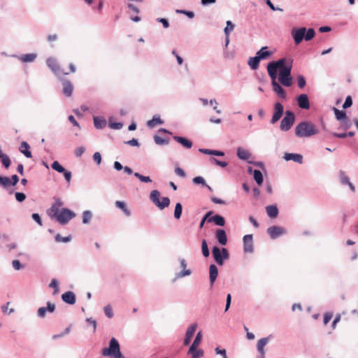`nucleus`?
<instances>
[{"label":"nucleus","mask_w":358,"mask_h":358,"mask_svg":"<svg viewBox=\"0 0 358 358\" xmlns=\"http://www.w3.org/2000/svg\"><path fill=\"white\" fill-rule=\"evenodd\" d=\"M270 66L275 67V79L278 76V70H279L278 80L283 86L290 87L293 83V79L291 76L292 68V60L287 58H282L276 62H271L267 66V71Z\"/></svg>","instance_id":"1"},{"label":"nucleus","mask_w":358,"mask_h":358,"mask_svg":"<svg viewBox=\"0 0 358 358\" xmlns=\"http://www.w3.org/2000/svg\"><path fill=\"white\" fill-rule=\"evenodd\" d=\"M318 133L319 130L317 127L310 122H300L295 128V134L300 138L310 137Z\"/></svg>","instance_id":"2"},{"label":"nucleus","mask_w":358,"mask_h":358,"mask_svg":"<svg viewBox=\"0 0 358 358\" xmlns=\"http://www.w3.org/2000/svg\"><path fill=\"white\" fill-rule=\"evenodd\" d=\"M103 356H110L112 358H122L120 351V345L117 341L113 338L110 341L109 348H105L102 350Z\"/></svg>","instance_id":"3"},{"label":"nucleus","mask_w":358,"mask_h":358,"mask_svg":"<svg viewBox=\"0 0 358 358\" xmlns=\"http://www.w3.org/2000/svg\"><path fill=\"white\" fill-rule=\"evenodd\" d=\"M150 200L161 210L168 207L170 204L169 197H163L160 201V192L158 190H152L150 195Z\"/></svg>","instance_id":"4"},{"label":"nucleus","mask_w":358,"mask_h":358,"mask_svg":"<svg viewBox=\"0 0 358 358\" xmlns=\"http://www.w3.org/2000/svg\"><path fill=\"white\" fill-rule=\"evenodd\" d=\"M268 75L271 79V85L273 91L281 98L286 96V93L282 87L276 82L275 76V67L270 66L268 69Z\"/></svg>","instance_id":"5"},{"label":"nucleus","mask_w":358,"mask_h":358,"mask_svg":"<svg viewBox=\"0 0 358 358\" xmlns=\"http://www.w3.org/2000/svg\"><path fill=\"white\" fill-rule=\"evenodd\" d=\"M212 253L215 261L219 265H222L224 260L227 259L229 257L228 250L226 248L220 250L217 247H213Z\"/></svg>","instance_id":"6"},{"label":"nucleus","mask_w":358,"mask_h":358,"mask_svg":"<svg viewBox=\"0 0 358 358\" xmlns=\"http://www.w3.org/2000/svg\"><path fill=\"white\" fill-rule=\"evenodd\" d=\"M294 122V115L292 112L287 110L285 116L280 122V129L282 131H288Z\"/></svg>","instance_id":"7"},{"label":"nucleus","mask_w":358,"mask_h":358,"mask_svg":"<svg viewBox=\"0 0 358 358\" xmlns=\"http://www.w3.org/2000/svg\"><path fill=\"white\" fill-rule=\"evenodd\" d=\"M75 216V213L69 209L63 208L61 210L60 213L56 217L55 219L60 224H65Z\"/></svg>","instance_id":"8"},{"label":"nucleus","mask_w":358,"mask_h":358,"mask_svg":"<svg viewBox=\"0 0 358 358\" xmlns=\"http://www.w3.org/2000/svg\"><path fill=\"white\" fill-rule=\"evenodd\" d=\"M46 64L48 66L52 71L53 73H55L56 75H68L69 72H63V71L61 69L58 62L57 60L54 58H48L46 60Z\"/></svg>","instance_id":"9"},{"label":"nucleus","mask_w":358,"mask_h":358,"mask_svg":"<svg viewBox=\"0 0 358 358\" xmlns=\"http://www.w3.org/2000/svg\"><path fill=\"white\" fill-rule=\"evenodd\" d=\"M63 202L59 199H56L54 203L50 208L48 210V215L52 218L56 217L60 213V208L62 206Z\"/></svg>","instance_id":"10"},{"label":"nucleus","mask_w":358,"mask_h":358,"mask_svg":"<svg viewBox=\"0 0 358 358\" xmlns=\"http://www.w3.org/2000/svg\"><path fill=\"white\" fill-rule=\"evenodd\" d=\"M52 169L59 172L63 173L65 180L68 183L71 182V173L69 171L65 170V169L57 162L55 161L51 165Z\"/></svg>","instance_id":"11"},{"label":"nucleus","mask_w":358,"mask_h":358,"mask_svg":"<svg viewBox=\"0 0 358 358\" xmlns=\"http://www.w3.org/2000/svg\"><path fill=\"white\" fill-rule=\"evenodd\" d=\"M306 32V29L305 27H301L298 29L292 30V34L296 45L299 44L303 38L305 39Z\"/></svg>","instance_id":"12"},{"label":"nucleus","mask_w":358,"mask_h":358,"mask_svg":"<svg viewBox=\"0 0 358 358\" xmlns=\"http://www.w3.org/2000/svg\"><path fill=\"white\" fill-rule=\"evenodd\" d=\"M243 250L245 252H252L253 251V238L252 234L245 235L243 238Z\"/></svg>","instance_id":"13"},{"label":"nucleus","mask_w":358,"mask_h":358,"mask_svg":"<svg viewBox=\"0 0 358 358\" xmlns=\"http://www.w3.org/2000/svg\"><path fill=\"white\" fill-rule=\"evenodd\" d=\"M283 106L280 103H276L274 106V113L271 119V123L278 122L283 114Z\"/></svg>","instance_id":"14"},{"label":"nucleus","mask_w":358,"mask_h":358,"mask_svg":"<svg viewBox=\"0 0 358 358\" xmlns=\"http://www.w3.org/2000/svg\"><path fill=\"white\" fill-rule=\"evenodd\" d=\"M267 232L271 238L275 239L285 233V230L278 226H272L267 229Z\"/></svg>","instance_id":"15"},{"label":"nucleus","mask_w":358,"mask_h":358,"mask_svg":"<svg viewBox=\"0 0 358 358\" xmlns=\"http://www.w3.org/2000/svg\"><path fill=\"white\" fill-rule=\"evenodd\" d=\"M297 103L302 109H308L310 108L308 97L305 94H302L297 97Z\"/></svg>","instance_id":"16"},{"label":"nucleus","mask_w":358,"mask_h":358,"mask_svg":"<svg viewBox=\"0 0 358 358\" xmlns=\"http://www.w3.org/2000/svg\"><path fill=\"white\" fill-rule=\"evenodd\" d=\"M196 327H197V326H196V324H192V325H190L188 327V329H187V330L186 331L185 338V340H184V345H187L189 344L191 338H192V337L193 336L194 334L196 331Z\"/></svg>","instance_id":"17"},{"label":"nucleus","mask_w":358,"mask_h":358,"mask_svg":"<svg viewBox=\"0 0 358 358\" xmlns=\"http://www.w3.org/2000/svg\"><path fill=\"white\" fill-rule=\"evenodd\" d=\"M55 310V305L51 302L47 303V308L41 307L38 310V315L41 317H44L47 311L53 313Z\"/></svg>","instance_id":"18"},{"label":"nucleus","mask_w":358,"mask_h":358,"mask_svg":"<svg viewBox=\"0 0 358 358\" xmlns=\"http://www.w3.org/2000/svg\"><path fill=\"white\" fill-rule=\"evenodd\" d=\"M62 300L70 305L76 303V295L73 292L69 291L62 295Z\"/></svg>","instance_id":"19"},{"label":"nucleus","mask_w":358,"mask_h":358,"mask_svg":"<svg viewBox=\"0 0 358 358\" xmlns=\"http://www.w3.org/2000/svg\"><path fill=\"white\" fill-rule=\"evenodd\" d=\"M215 237L217 241L222 245H224L227 243V236L224 229H217L215 233Z\"/></svg>","instance_id":"20"},{"label":"nucleus","mask_w":358,"mask_h":358,"mask_svg":"<svg viewBox=\"0 0 358 358\" xmlns=\"http://www.w3.org/2000/svg\"><path fill=\"white\" fill-rule=\"evenodd\" d=\"M269 341V337L263 338L258 341L257 348V350L261 355L262 357H264L265 351H264V346L268 343Z\"/></svg>","instance_id":"21"},{"label":"nucleus","mask_w":358,"mask_h":358,"mask_svg":"<svg viewBox=\"0 0 358 358\" xmlns=\"http://www.w3.org/2000/svg\"><path fill=\"white\" fill-rule=\"evenodd\" d=\"M173 139L185 148L189 149L192 147V142L186 138L175 136Z\"/></svg>","instance_id":"22"},{"label":"nucleus","mask_w":358,"mask_h":358,"mask_svg":"<svg viewBox=\"0 0 358 358\" xmlns=\"http://www.w3.org/2000/svg\"><path fill=\"white\" fill-rule=\"evenodd\" d=\"M209 274H210V285L213 286L214 284L218 274V269L215 264H211L209 267Z\"/></svg>","instance_id":"23"},{"label":"nucleus","mask_w":358,"mask_h":358,"mask_svg":"<svg viewBox=\"0 0 358 358\" xmlns=\"http://www.w3.org/2000/svg\"><path fill=\"white\" fill-rule=\"evenodd\" d=\"M284 159L286 161L293 160L299 164L303 163V157L301 155L299 154L285 153Z\"/></svg>","instance_id":"24"},{"label":"nucleus","mask_w":358,"mask_h":358,"mask_svg":"<svg viewBox=\"0 0 358 358\" xmlns=\"http://www.w3.org/2000/svg\"><path fill=\"white\" fill-rule=\"evenodd\" d=\"M340 178L342 184L348 185L352 192L355 191V185L350 181L349 178L345 175V172L343 171H340Z\"/></svg>","instance_id":"25"},{"label":"nucleus","mask_w":358,"mask_h":358,"mask_svg":"<svg viewBox=\"0 0 358 358\" xmlns=\"http://www.w3.org/2000/svg\"><path fill=\"white\" fill-rule=\"evenodd\" d=\"M73 90V86L69 80L63 81V93L66 96H71Z\"/></svg>","instance_id":"26"},{"label":"nucleus","mask_w":358,"mask_h":358,"mask_svg":"<svg viewBox=\"0 0 358 358\" xmlns=\"http://www.w3.org/2000/svg\"><path fill=\"white\" fill-rule=\"evenodd\" d=\"M226 24L227 26L224 28V31L226 35V45H227L229 42V34L231 31L234 30V24L230 20L227 21Z\"/></svg>","instance_id":"27"},{"label":"nucleus","mask_w":358,"mask_h":358,"mask_svg":"<svg viewBox=\"0 0 358 358\" xmlns=\"http://www.w3.org/2000/svg\"><path fill=\"white\" fill-rule=\"evenodd\" d=\"M30 146L29 145L25 142H22L20 147V151L24 155L25 157L28 158H31L32 157L31 152L29 151Z\"/></svg>","instance_id":"28"},{"label":"nucleus","mask_w":358,"mask_h":358,"mask_svg":"<svg viewBox=\"0 0 358 358\" xmlns=\"http://www.w3.org/2000/svg\"><path fill=\"white\" fill-rule=\"evenodd\" d=\"M208 222H214L217 226L223 227L225 224V220L223 217L219 215H215L208 220Z\"/></svg>","instance_id":"29"},{"label":"nucleus","mask_w":358,"mask_h":358,"mask_svg":"<svg viewBox=\"0 0 358 358\" xmlns=\"http://www.w3.org/2000/svg\"><path fill=\"white\" fill-rule=\"evenodd\" d=\"M273 54L271 51L267 50V47L262 48L257 52V55L260 59H265Z\"/></svg>","instance_id":"30"},{"label":"nucleus","mask_w":358,"mask_h":358,"mask_svg":"<svg viewBox=\"0 0 358 358\" xmlns=\"http://www.w3.org/2000/svg\"><path fill=\"white\" fill-rule=\"evenodd\" d=\"M37 55L35 53H29V54H25L21 55L19 59L22 62L27 63V62H34Z\"/></svg>","instance_id":"31"},{"label":"nucleus","mask_w":358,"mask_h":358,"mask_svg":"<svg viewBox=\"0 0 358 358\" xmlns=\"http://www.w3.org/2000/svg\"><path fill=\"white\" fill-rule=\"evenodd\" d=\"M115 206L121 209L126 216L129 217L131 215V211L127 208V205L124 202L121 201H117L115 202Z\"/></svg>","instance_id":"32"},{"label":"nucleus","mask_w":358,"mask_h":358,"mask_svg":"<svg viewBox=\"0 0 358 358\" xmlns=\"http://www.w3.org/2000/svg\"><path fill=\"white\" fill-rule=\"evenodd\" d=\"M260 60L261 59L259 58V57L256 55L254 57H250L248 64L252 69L256 70L259 67Z\"/></svg>","instance_id":"33"},{"label":"nucleus","mask_w":358,"mask_h":358,"mask_svg":"<svg viewBox=\"0 0 358 358\" xmlns=\"http://www.w3.org/2000/svg\"><path fill=\"white\" fill-rule=\"evenodd\" d=\"M266 210L270 217L275 218L278 216V210L275 206H266Z\"/></svg>","instance_id":"34"},{"label":"nucleus","mask_w":358,"mask_h":358,"mask_svg":"<svg viewBox=\"0 0 358 358\" xmlns=\"http://www.w3.org/2000/svg\"><path fill=\"white\" fill-rule=\"evenodd\" d=\"M94 124L96 129H102L106 125V122L104 119L99 117H94Z\"/></svg>","instance_id":"35"},{"label":"nucleus","mask_w":358,"mask_h":358,"mask_svg":"<svg viewBox=\"0 0 358 358\" xmlns=\"http://www.w3.org/2000/svg\"><path fill=\"white\" fill-rule=\"evenodd\" d=\"M194 348L193 351H190V348L188 350V354L191 355L192 358H201L203 356V351L201 349H196Z\"/></svg>","instance_id":"36"},{"label":"nucleus","mask_w":358,"mask_h":358,"mask_svg":"<svg viewBox=\"0 0 358 358\" xmlns=\"http://www.w3.org/2000/svg\"><path fill=\"white\" fill-rule=\"evenodd\" d=\"M162 123L163 121L159 116H154L152 120L148 122L147 124L150 127H155L157 124H161Z\"/></svg>","instance_id":"37"},{"label":"nucleus","mask_w":358,"mask_h":358,"mask_svg":"<svg viewBox=\"0 0 358 358\" xmlns=\"http://www.w3.org/2000/svg\"><path fill=\"white\" fill-rule=\"evenodd\" d=\"M201 339H202V334L201 331H199L196 334V336L193 343L190 346L191 352L194 350V348H197L200 345V343L201 342Z\"/></svg>","instance_id":"38"},{"label":"nucleus","mask_w":358,"mask_h":358,"mask_svg":"<svg viewBox=\"0 0 358 358\" xmlns=\"http://www.w3.org/2000/svg\"><path fill=\"white\" fill-rule=\"evenodd\" d=\"M237 155L241 159H248L250 157V153L244 149L238 148L237 150Z\"/></svg>","instance_id":"39"},{"label":"nucleus","mask_w":358,"mask_h":358,"mask_svg":"<svg viewBox=\"0 0 358 358\" xmlns=\"http://www.w3.org/2000/svg\"><path fill=\"white\" fill-rule=\"evenodd\" d=\"M180 266L181 268H182L184 269V271L182 272L179 276L180 277H184L185 275H189L191 274V271L187 269V270H185L186 267H187V263H186V261L183 259H181L180 262Z\"/></svg>","instance_id":"40"},{"label":"nucleus","mask_w":358,"mask_h":358,"mask_svg":"<svg viewBox=\"0 0 358 358\" xmlns=\"http://www.w3.org/2000/svg\"><path fill=\"white\" fill-rule=\"evenodd\" d=\"M334 110L335 116L338 120L341 121L347 117L345 112H344L343 110H340L336 108H334Z\"/></svg>","instance_id":"41"},{"label":"nucleus","mask_w":358,"mask_h":358,"mask_svg":"<svg viewBox=\"0 0 358 358\" xmlns=\"http://www.w3.org/2000/svg\"><path fill=\"white\" fill-rule=\"evenodd\" d=\"M254 179L259 185H262V183L263 182V176L260 171L255 170Z\"/></svg>","instance_id":"42"},{"label":"nucleus","mask_w":358,"mask_h":358,"mask_svg":"<svg viewBox=\"0 0 358 358\" xmlns=\"http://www.w3.org/2000/svg\"><path fill=\"white\" fill-rule=\"evenodd\" d=\"M182 206L180 203H177L174 210V217L178 220L180 218L182 215Z\"/></svg>","instance_id":"43"},{"label":"nucleus","mask_w":358,"mask_h":358,"mask_svg":"<svg viewBox=\"0 0 358 358\" xmlns=\"http://www.w3.org/2000/svg\"><path fill=\"white\" fill-rule=\"evenodd\" d=\"M340 122H341V127L343 130H348L352 126V122L348 117Z\"/></svg>","instance_id":"44"},{"label":"nucleus","mask_w":358,"mask_h":358,"mask_svg":"<svg viewBox=\"0 0 358 358\" xmlns=\"http://www.w3.org/2000/svg\"><path fill=\"white\" fill-rule=\"evenodd\" d=\"M0 185L5 188L8 187L11 185V180L8 177L0 176Z\"/></svg>","instance_id":"45"},{"label":"nucleus","mask_w":358,"mask_h":358,"mask_svg":"<svg viewBox=\"0 0 358 358\" xmlns=\"http://www.w3.org/2000/svg\"><path fill=\"white\" fill-rule=\"evenodd\" d=\"M201 250H202L203 255L205 257H207L209 256L210 252H209V250L208 248L207 242L205 239H203L201 243Z\"/></svg>","instance_id":"46"},{"label":"nucleus","mask_w":358,"mask_h":358,"mask_svg":"<svg viewBox=\"0 0 358 358\" xmlns=\"http://www.w3.org/2000/svg\"><path fill=\"white\" fill-rule=\"evenodd\" d=\"M92 219V213L90 211L86 210L83 213V222L84 224H87Z\"/></svg>","instance_id":"47"},{"label":"nucleus","mask_w":358,"mask_h":358,"mask_svg":"<svg viewBox=\"0 0 358 358\" xmlns=\"http://www.w3.org/2000/svg\"><path fill=\"white\" fill-rule=\"evenodd\" d=\"M314 36H315L314 29L312 28H310L308 30H306V32L305 34V40L310 41L314 37Z\"/></svg>","instance_id":"48"},{"label":"nucleus","mask_w":358,"mask_h":358,"mask_svg":"<svg viewBox=\"0 0 358 358\" xmlns=\"http://www.w3.org/2000/svg\"><path fill=\"white\" fill-rule=\"evenodd\" d=\"M154 141H155V143L157 145H164V144L169 143V140L164 139L157 135L154 136Z\"/></svg>","instance_id":"49"},{"label":"nucleus","mask_w":358,"mask_h":358,"mask_svg":"<svg viewBox=\"0 0 358 358\" xmlns=\"http://www.w3.org/2000/svg\"><path fill=\"white\" fill-rule=\"evenodd\" d=\"M50 287H52L54 289V294H57L59 292V287H58V282L56 279H52L51 282L49 285Z\"/></svg>","instance_id":"50"},{"label":"nucleus","mask_w":358,"mask_h":358,"mask_svg":"<svg viewBox=\"0 0 358 358\" xmlns=\"http://www.w3.org/2000/svg\"><path fill=\"white\" fill-rule=\"evenodd\" d=\"M134 176L136 178H138L141 182H150L152 181L150 177L142 176L139 173H135Z\"/></svg>","instance_id":"51"},{"label":"nucleus","mask_w":358,"mask_h":358,"mask_svg":"<svg viewBox=\"0 0 358 358\" xmlns=\"http://www.w3.org/2000/svg\"><path fill=\"white\" fill-rule=\"evenodd\" d=\"M71 240V236L62 237L60 234H57L55 236V241L57 242L67 243Z\"/></svg>","instance_id":"52"},{"label":"nucleus","mask_w":358,"mask_h":358,"mask_svg":"<svg viewBox=\"0 0 358 358\" xmlns=\"http://www.w3.org/2000/svg\"><path fill=\"white\" fill-rule=\"evenodd\" d=\"M104 313L109 318H111L113 316V309L110 305L105 306Z\"/></svg>","instance_id":"53"},{"label":"nucleus","mask_w":358,"mask_h":358,"mask_svg":"<svg viewBox=\"0 0 358 358\" xmlns=\"http://www.w3.org/2000/svg\"><path fill=\"white\" fill-rule=\"evenodd\" d=\"M333 317V314L331 313H325L324 314V317H323V323L324 325H327L329 321L331 320Z\"/></svg>","instance_id":"54"},{"label":"nucleus","mask_w":358,"mask_h":358,"mask_svg":"<svg viewBox=\"0 0 358 358\" xmlns=\"http://www.w3.org/2000/svg\"><path fill=\"white\" fill-rule=\"evenodd\" d=\"M1 162L6 169H8L10 164V160L7 155L3 156V157L1 158Z\"/></svg>","instance_id":"55"},{"label":"nucleus","mask_w":358,"mask_h":358,"mask_svg":"<svg viewBox=\"0 0 358 358\" xmlns=\"http://www.w3.org/2000/svg\"><path fill=\"white\" fill-rule=\"evenodd\" d=\"M175 173L177 176H178L181 178H185L186 176V173H185V171L178 166H176L175 168Z\"/></svg>","instance_id":"56"},{"label":"nucleus","mask_w":358,"mask_h":358,"mask_svg":"<svg viewBox=\"0 0 358 358\" xmlns=\"http://www.w3.org/2000/svg\"><path fill=\"white\" fill-rule=\"evenodd\" d=\"M352 99L350 96H347V98L343 105V108H349L352 106Z\"/></svg>","instance_id":"57"},{"label":"nucleus","mask_w":358,"mask_h":358,"mask_svg":"<svg viewBox=\"0 0 358 358\" xmlns=\"http://www.w3.org/2000/svg\"><path fill=\"white\" fill-rule=\"evenodd\" d=\"M193 182L195 184H201L203 185H206L204 179L201 176H196L193 178Z\"/></svg>","instance_id":"58"},{"label":"nucleus","mask_w":358,"mask_h":358,"mask_svg":"<svg viewBox=\"0 0 358 358\" xmlns=\"http://www.w3.org/2000/svg\"><path fill=\"white\" fill-rule=\"evenodd\" d=\"M210 160L212 163H215L221 167H226L227 166V163L226 162L219 161L215 158H212Z\"/></svg>","instance_id":"59"},{"label":"nucleus","mask_w":358,"mask_h":358,"mask_svg":"<svg viewBox=\"0 0 358 358\" xmlns=\"http://www.w3.org/2000/svg\"><path fill=\"white\" fill-rule=\"evenodd\" d=\"M15 199L19 202H22L26 199V195L24 193L16 192L15 193Z\"/></svg>","instance_id":"60"},{"label":"nucleus","mask_w":358,"mask_h":358,"mask_svg":"<svg viewBox=\"0 0 358 358\" xmlns=\"http://www.w3.org/2000/svg\"><path fill=\"white\" fill-rule=\"evenodd\" d=\"M305 85H306V80H305L304 77L302 76H299L298 77V86L300 88H303L305 87Z\"/></svg>","instance_id":"61"},{"label":"nucleus","mask_w":358,"mask_h":358,"mask_svg":"<svg viewBox=\"0 0 358 358\" xmlns=\"http://www.w3.org/2000/svg\"><path fill=\"white\" fill-rule=\"evenodd\" d=\"M215 351L216 354L221 355L222 358H227L226 350H224V349L221 350L219 348H216L215 349Z\"/></svg>","instance_id":"62"},{"label":"nucleus","mask_w":358,"mask_h":358,"mask_svg":"<svg viewBox=\"0 0 358 358\" xmlns=\"http://www.w3.org/2000/svg\"><path fill=\"white\" fill-rule=\"evenodd\" d=\"M93 159L94 162H96L98 164H101V155L99 152H96L93 155Z\"/></svg>","instance_id":"63"},{"label":"nucleus","mask_w":358,"mask_h":358,"mask_svg":"<svg viewBox=\"0 0 358 358\" xmlns=\"http://www.w3.org/2000/svg\"><path fill=\"white\" fill-rule=\"evenodd\" d=\"M85 151L84 147H79L75 150V155L76 157H80Z\"/></svg>","instance_id":"64"}]
</instances>
